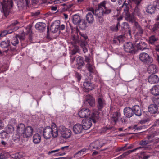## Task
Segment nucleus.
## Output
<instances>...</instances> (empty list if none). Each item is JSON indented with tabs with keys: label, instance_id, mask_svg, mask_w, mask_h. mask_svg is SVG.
<instances>
[{
	"label": "nucleus",
	"instance_id": "nucleus-26",
	"mask_svg": "<svg viewBox=\"0 0 159 159\" xmlns=\"http://www.w3.org/2000/svg\"><path fill=\"white\" fill-rule=\"evenodd\" d=\"M151 93L154 95H159V85H157L153 86L151 89Z\"/></svg>",
	"mask_w": 159,
	"mask_h": 159
},
{
	"label": "nucleus",
	"instance_id": "nucleus-27",
	"mask_svg": "<svg viewBox=\"0 0 159 159\" xmlns=\"http://www.w3.org/2000/svg\"><path fill=\"white\" fill-rule=\"evenodd\" d=\"M155 7L153 5H150L148 6L146 8V11L148 13L152 14L154 13L155 11Z\"/></svg>",
	"mask_w": 159,
	"mask_h": 159
},
{
	"label": "nucleus",
	"instance_id": "nucleus-45",
	"mask_svg": "<svg viewBox=\"0 0 159 159\" xmlns=\"http://www.w3.org/2000/svg\"><path fill=\"white\" fill-rule=\"evenodd\" d=\"M153 5L155 7V9H159V0L155 1L153 2Z\"/></svg>",
	"mask_w": 159,
	"mask_h": 159
},
{
	"label": "nucleus",
	"instance_id": "nucleus-50",
	"mask_svg": "<svg viewBox=\"0 0 159 159\" xmlns=\"http://www.w3.org/2000/svg\"><path fill=\"white\" fill-rule=\"evenodd\" d=\"M75 75L76 78L78 79V81L79 82L81 78V75L78 73L76 72L75 74Z\"/></svg>",
	"mask_w": 159,
	"mask_h": 159
},
{
	"label": "nucleus",
	"instance_id": "nucleus-62",
	"mask_svg": "<svg viewBox=\"0 0 159 159\" xmlns=\"http://www.w3.org/2000/svg\"><path fill=\"white\" fill-rule=\"evenodd\" d=\"M10 123L12 124H15L16 123V120L15 119H11L10 121Z\"/></svg>",
	"mask_w": 159,
	"mask_h": 159
},
{
	"label": "nucleus",
	"instance_id": "nucleus-55",
	"mask_svg": "<svg viewBox=\"0 0 159 159\" xmlns=\"http://www.w3.org/2000/svg\"><path fill=\"white\" fill-rule=\"evenodd\" d=\"M85 61L88 63H91L93 61L91 60L89 57H86L85 58Z\"/></svg>",
	"mask_w": 159,
	"mask_h": 159
},
{
	"label": "nucleus",
	"instance_id": "nucleus-11",
	"mask_svg": "<svg viewBox=\"0 0 159 159\" xmlns=\"http://www.w3.org/2000/svg\"><path fill=\"white\" fill-rule=\"evenodd\" d=\"M33 129L32 127L28 126L25 128L22 134L21 137L23 138H28L30 137L33 133Z\"/></svg>",
	"mask_w": 159,
	"mask_h": 159
},
{
	"label": "nucleus",
	"instance_id": "nucleus-29",
	"mask_svg": "<svg viewBox=\"0 0 159 159\" xmlns=\"http://www.w3.org/2000/svg\"><path fill=\"white\" fill-rule=\"evenodd\" d=\"M86 66L88 70L90 73H94L95 68L93 62H92L91 63H87Z\"/></svg>",
	"mask_w": 159,
	"mask_h": 159
},
{
	"label": "nucleus",
	"instance_id": "nucleus-1",
	"mask_svg": "<svg viewBox=\"0 0 159 159\" xmlns=\"http://www.w3.org/2000/svg\"><path fill=\"white\" fill-rule=\"evenodd\" d=\"M108 4V3L105 1L102 2L98 5V8L92 12L96 16L97 20L100 24L104 21L102 17L111 12V9L107 7Z\"/></svg>",
	"mask_w": 159,
	"mask_h": 159
},
{
	"label": "nucleus",
	"instance_id": "nucleus-52",
	"mask_svg": "<svg viewBox=\"0 0 159 159\" xmlns=\"http://www.w3.org/2000/svg\"><path fill=\"white\" fill-rule=\"evenodd\" d=\"M117 39L119 41V43L122 42L124 41L123 37L121 35L118 36Z\"/></svg>",
	"mask_w": 159,
	"mask_h": 159
},
{
	"label": "nucleus",
	"instance_id": "nucleus-32",
	"mask_svg": "<svg viewBox=\"0 0 159 159\" xmlns=\"http://www.w3.org/2000/svg\"><path fill=\"white\" fill-rule=\"evenodd\" d=\"M80 45L83 48L84 53H85L87 52L88 51L87 47L88 46L87 43L86 41L82 42Z\"/></svg>",
	"mask_w": 159,
	"mask_h": 159
},
{
	"label": "nucleus",
	"instance_id": "nucleus-46",
	"mask_svg": "<svg viewBox=\"0 0 159 159\" xmlns=\"http://www.w3.org/2000/svg\"><path fill=\"white\" fill-rule=\"evenodd\" d=\"M119 25V22H118L117 25L116 26H112L111 27V30L114 31H116L118 30V26Z\"/></svg>",
	"mask_w": 159,
	"mask_h": 159
},
{
	"label": "nucleus",
	"instance_id": "nucleus-40",
	"mask_svg": "<svg viewBox=\"0 0 159 159\" xmlns=\"http://www.w3.org/2000/svg\"><path fill=\"white\" fill-rule=\"evenodd\" d=\"M77 62L80 66H83L84 62L82 57L80 56L78 57L77 58Z\"/></svg>",
	"mask_w": 159,
	"mask_h": 159
},
{
	"label": "nucleus",
	"instance_id": "nucleus-38",
	"mask_svg": "<svg viewBox=\"0 0 159 159\" xmlns=\"http://www.w3.org/2000/svg\"><path fill=\"white\" fill-rule=\"evenodd\" d=\"M142 148V147H138L134 149H133L132 150H130L126 152H125V153H123L122 155H121V156H120V157L123 156V157H124L125 156L130 154L132 152H134L136 150L139 149L141 148Z\"/></svg>",
	"mask_w": 159,
	"mask_h": 159
},
{
	"label": "nucleus",
	"instance_id": "nucleus-20",
	"mask_svg": "<svg viewBox=\"0 0 159 159\" xmlns=\"http://www.w3.org/2000/svg\"><path fill=\"white\" fill-rule=\"evenodd\" d=\"M158 71L157 66L154 64L150 65L148 68V71L150 74H154Z\"/></svg>",
	"mask_w": 159,
	"mask_h": 159
},
{
	"label": "nucleus",
	"instance_id": "nucleus-7",
	"mask_svg": "<svg viewBox=\"0 0 159 159\" xmlns=\"http://www.w3.org/2000/svg\"><path fill=\"white\" fill-rule=\"evenodd\" d=\"M59 130L63 138L67 139L71 137L72 132L70 129L67 128L63 126H61L59 127Z\"/></svg>",
	"mask_w": 159,
	"mask_h": 159
},
{
	"label": "nucleus",
	"instance_id": "nucleus-18",
	"mask_svg": "<svg viewBox=\"0 0 159 159\" xmlns=\"http://www.w3.org/2000/svg\"><path fill=\"white\" fill-rule=\"evenodd\" d=\"M158 109L157 106L156 104H151L149 106L148 110L151 114H155L157 112L159 113V111H158Z\"/></svg>",
	"mask_w": 159,
	"mask_h": 159
},
{
	"label": "nucleus",
	"instance_id": "nucleus-23",
	"mask_svg": "<svg viewBox=\"0 0 159 159\" xmlns=\"http://www.w3.org/2000/svg\"><path fill=\"white\" fill-rule=\"evenodd\" d=\"M46 27V25L43 23L39 22L36 24L35 27L36 29L39 31H43L44 30Z\"/></svg>",
	"mask_w": 159,
	"mask_h": 159
},
{
	"label": "nucleus",
	"instance_id": "nucleus-5",
	"mask_svg": "<svg viewBox=\"0 0 159 159\" xmlns=\"http://www.w3.org/2000/svg\"><path fill=\"white\" fill-rule=\"evenodd\" d=\"M129 4L126 3L125 7L124 9L123 15L125 20L129 22L133 23L135 18L133 15H131L129 12Z\"/></svg>",
	"mask_w": 159,
	"mask_h": 159
},
{
	"label": "nucleus",
	"instance_id": "nucleus-60",
	"mask_svg": "<svg viewBox=\"0 0 159 159\" xmlns=\"http://www.w3.org/2000/svg\"><path fill=\"white\" fill-rule=\"evenodd\" d=\"M137 30L138 31V33L139 34V35L141 36L143 33L142 30L141 29V28H139V29H138Z\"/></svg>",
	"mask_w": 159,
	"mask_h": 159
},
{
	"label": "nucleus",
	"instance_id": "nucleus-35",
	"mask_svg": "<svg viewBox=\"0 0 159 159\" xmlns=\"http://www.w3.org/2000/svg\"><path fill=\"white\" fill-rule=\"evenodd\" d=\"M0 136L2 139L8 138L10 136V134L7 133L6 130L2 131L0 133Z\"/></svg>",
	"mask_w": 159,
	"mask_h": 159
},
{
	"label": "nucleus",
	"instance_id": "nucleus-44",
	"mask_svg": "<svg viewBox=\"0 0 159 159\" xmlns=\"http://www.w3.org/2000/svg\"><path fill=\"white\" fill-rule=\"evenodd\" d=\"M59 27V26L57 25L55 26L54 28L51 25V27H50V29L52 30V33H55L57 31Z\"/></svg>",
	"mask_w": 159,
	"mask_h": 159
},
{
	"label": "nucleus",
	"instance_id": "nucleus-59",
	"mask_svg": "<svg viewBox=\"0 0 159 159\" xmlns=\"http://www.w3.org/2000/svg\"><path fill=\"white\" fill-rule=\"evenodd\" d=\"M26 30H27V32H26V34H29L30 33L31 31V27L30 26H28L26 28Z\"/></svg>",
	"mask_w": 159,
	"mask_h": 159
},
{
	"label": "nucleus",
	"instance_id": "nucleus-3",
	"mask_svg": "<svg viewBox=\"0 0 159 159\" xmlns=\"http://www.w3.org/2000/svg\"><path fill=\"white\" fill-rule=\"evenodd\" d=\"M13 2L12 0H0L1 12L6 17L12 9Z\"/></svg>",
	"mask_w": 159,
	"mask_h": 159
},
{
	"label": "nucleus",
	"instance_id": "nucleus-33",
	"mask_svg": "<svg viewBox=\"0 0 159 159\" xmlns=\"http://www.w3.org/2000/svg\"><path fill=\"white\" fill-rule=\"evenodd\" d=\"M120 118V114L117 112L113 113L112 117V120L116 123Z\"/></svg>",
	"mask_w": 159,
	"mask_h": 159
},
{
	"label": "nucleus",
	"instance_id": "nucleus-61",
	"mask_svg": "<svg viewBox=\"0 0 159 159\" xmlns=\"http://www.w3.org/2000/svg\"><path fill=\"white\" fill-rule=\"evenodd\" d=\"M59 30H63L65 28V26L64 25L62 24L60 26H59Z\"/></svg>",
	"mask_w": 159,
	"mask_h": 159
},
{
	"label": "nucleus",
	"instance_id": "nucleus-14",
	"mask_svg": "<svg viewBox=\"0 0 159 159\" xmlns=\"http://www.w3.org/2000/svg\"><path fill=\"white\" fill-rule=\"evenodd\" d=\"M84 129L83 126L79 123L74 125L73 127V131L75 134H78L81 133Z\"/></svg>",
	"mask_w": 159,
	"mask_h": 159
},
{
	"label": "nucleus",
	"instance_id": "nucleus-63",
	"mask_svg": "<svg viewBox=\"0 0 159 159\" xmlns=\"http://www.w3.org/2000/svg\"><path fill=\"white\" fill-rule=\"evenodd\" d=\"M142 0H133L135 3L137 5L139 4Z\"/></svg>",
	"mask_w": 159,
	"mask_h": 159
},
{
	"label": "nucleus",
	"instance_id": "nucleus-10",
	"mask_svg": "<svg viewBox=\"0 0 159 159\" xmlns=\"http://www.w3.org/2000/svg\"><path fill=\"white\" fill-rule=\"evenodd\" d=\"M103 145V143L102 141L97 140L91 143L89 149L91 151L100 149Z\"/></svg>",
	"mask_w": 159,
	"mask_h": 159
},
{
	"label": "nucleus",
	"instance_id": "nucleus-47",
	"mask_svg": "<svg viewBox=\"0 0 159 159\" xmlns=\"http://www.w3.org/2000/svg\"><path fill=\"white\" fill-rule=\"evenodd\" d=\"M7 154L6 153H2L0 154V159H7Z\"/></svg>",
	"mask_w": 159,
	"mask_h": 159
},
{
	"label": "nucleus",
	"instance_id": "nucleus-28",
	"mask_svg": "<svg viewBox=\"0 0 159 159\" xmlns=\"http://www.w3.org/2000/svg\"><path fill=\"white\" fill-rule=\"evenodd\" d=\"M86 20L90 24H92L93 23L94 19L93 16L91 12H89L87 14Z\"/></svg>",
	"mask_w": 159,
	"mask_h": 159
},
{
	"label": "nucleus",
	"instance_id": "nucleus-36",
	"mask_svg": "<svg viewBox=\"0 0 159 159\" xmlns=\"http://www.w3.org/2000/svg\"><path fill=\"white\" fill-rule=\"evenodd\" d=\"M10 42L7 40L2 41L1 43V46L2 48H7L9 45Z\"/></svg>",
	"mask_w": 159,
	"mask_h": 159
},
{
	"label": "nucleus",
	"instance_id": "nucleus-22",
	"mask_svg": "<svg viewBox=\"0 0 159 159\" xmlns=\"http://www.w3.org/2000/svg\"><path fill=\"white\" fill-rule=\"evenodd\" d=\"M132 109L133 113H134L136 115L138 116H140L141 115V111L139 106L137 105L134 106Z\"/></svg>",
	"mask_w": 159,
	"mask_h": 159
},
{
	"label": "nucleus",
	"instance_id": "nucleus-41",
	"mask_svg": "<svg viewBox=\"0 0 159 159\" xmlns=\"http://www.w3.org/2000/svg\"><path fill=\"white\" fill-rule=\"evenodd\" d=\"M118 2L119 4L120 5L122 4V7H124V9L125 7V4L126 3H125L126 1L125 0H118ZM130 2V0H128V3H127L129 4V3Z\"/></svg>",
	"mask_w": 159,
	"mask_h": 159
},
{
	"label": "nucleus",
	"instance_id": "nucleus-43",
	"mask_svg": "<svg viewBox=\"0 0 159 159\" xmlns=\"http://www.w3.org/2000/svg\"><path fill=\"white\" fill-rule=\"evenodd\" d=\"M72 45L75 47V48L72 51V55H74L78 52L79 49L78 46H75V43H72Z\"/></svg>",
	"mask_w": 159,
	"mask_h": 159
},
{
	"label": "nucleus",
	"instance_id": "nucleus-54",
	"mask_svg": "<svg viewBox=\"0 0 159 159\" xmlns=\"http://www.w3.org/2000/svg\"><path fill=\"white\" fill-rule=\"evenodd\" d=\"M133 23H134V26L136 28V29L137 30L140 28L138 22L135 21V20H134V22Z\"/></svg>",
	"mask_w": 159,
	"mask_h": 159
},
{
	"label": "nucleus",
	"instance_id": "nucleus-6",
	"mask_svg": "<svg viewBox=\"0 0 159 159\" xmlns=\"http://www.w3.org/2000/svg\"><path fill=\"white\" fill-rule=\"evenodd\" d=\"M18 23L17 21H15L13 23H11L8 27V30L2 32L0 34V36L4 37L7 34L12 33L13 31L17 30L18 27L15 26Z\"/></svg>",
	"mask_w": 159,
	"mask_h": 159
},
{
	"label": "nucleus",
	"instance_id": "nucleus-30",
	"mask_svg": "<svg viewBox=\"0 0 159 159\" xmlns=\"http://www.w3.org/2000/svg\"><path fill=\"white\" fill-rule=\"evenodd\" d=\"M81 20L80 17L79 15L75 14L73 16L72 21L74 24H79Z\"/></svg>",
	"mask_w": 159,
	"mask_h": 159
},
{
	"label": "nucleus",
	"instance_id": "nucleus-13",
	"mask_svg": "<svg viewBox=\"0 0 159 159\" xmlns=\"http://www.w3.org/2000/svg\"><path fill=\"white\" fill-rule=\"evenodd\" d=\"M97 102V107L99 111L101 110L106 105V103L105 100L102 97L98 98Z\"/></svg>",
	"mask_w": 159,
	"mask_h": 159
},
{
	"label": "nucleus",
	"instance_id": "nucleus-64",
	"mask_svg": "<svg viewBox=\"0 0 159 159\" xmlns=\"http://www.w3.org/2000/svg\"><path fill=\"white\" fill-rule=\"evenodd\" d=\"M155 102L157 104V106L159 107V98H156L155 100Z\"/></svg>",
	"mask_w": 159,
	"mask_h": 159
},
{
	"label": "nucleus",
	"instance_id": "nucleus-12",
	"mask_svg": "<svg viewBox=\"0 0 159 159\" xmlns=\"http://www.w3.org/2000/svg\"><path fill=\"white\" fill-rule=\"evenodd\" d=\"M124 48L125 52L129 53H132L134 49L133 44L130 42L125 43L124 45Z\"/></svg>",
	"mask_w": 159,
	"mask_h": 159
},
{
	"label": "nucleus",
	"instance_id": "nucleus-25",
	"mask_svg": "<svg viewBox=\"0 0 159 159\" xmlns=\"http://www.w3.org/2000/svg\"><path fill=\"white\" fill-rule=\"evenodd\" d=\"M25 129V126L22 123H20L18 124L17 127L16 131L17 133L20 134L21 137L22 134L23 132Z\"/></svg>",
	"mask_w": 159,
	"mask_h": 159
},
{
	"label": "nucleus",
	"instance_id": "nucleus-19",
	"mask_svg": "<svg viewBox=\"0 0 159 159\" xmlns=\"http://www.w3.org/2000/svg\"><path fill=\"white\" fill-rule=\"evenodd\" d=\"M124 115L127 117L130 118L133 115L132 109L129 107H126L124 110Z\"/></svg>",
	"mask_w": 159,
	"mask_h": 159
},
{
	"label": "nucleus",
	"instance_id": "nucleus-15",
	"mask_svg": "<svg viewBox=\"0 0 159 159\" xmlns=\"http://www.w3.org/2000/svg\"><path fill=\"white\" fill-rule=\"evenodd\" d=\"M84 88L88 91L92 90L94 89L95 85L94 84L89 81L84 82L83 83Z\"/></svg>",
	"mask_w": 159,
	"mask_h": 159
},
{
	"label": "nucleus",
	"instance_id": "nucleus-49",
	"mask_svg": "<svg viewBox=\"0 0 159 159\" xmlns=\"http://www.w3.org/2000/svg\"><path fill=\"white\" fill-rule=\"evenodd\" d=\"M159 28V23L158 22L156 23L153 26L152 28V30L153 31H155Z\"/></svg>",
	"mask_w": 159,
	"mask_h": 159
},
{
	"label": "nucleus",
	"instance_id": "nucleus-51",
	"mask_svg": "<svg viewBox=\"0 0 159 159\" xmlns=\"http://www.w3.org/2000/svg\"><path fill=\"white\" fill-rule=\"evenodd\" d=\"M150 142L148 140H144L141 142L140 144L141 145H144L149 143Z\"/></svg>",
	"mask_w": 159,
	"mask_h": 159
},
{
	"label": "nucleus",
	"instance_id": "nucleus-53",
	"mask_svg": "<svg viewBox=\"0 0 159 159\" xmlns=\"http://www.w3.org/2000/svg\"><path fill=\"white\" fill-rule=\"evenodd\" d=\"M22 2L24 6H27L30 2V0H22Z\"/></svg>",
	"mask_w": 159,
	"mask_h": 159
},
{
	"label": "nucleus",
	"instance_id": "nucleus-37",
	"mask_svg": "<svg viewBox=\"0 0 159 159\" xmlns=\"http://www.w3.org/2000/svg\"><path fill=\"white\" fill-rule=\"evenodd\" d=\"M80 24V27L83 30L85 29L87 27V23L84 20H81Z\"/></svg>",
	"mask_w": 159,
	"mask_h": 159
},
{
	"label": "nucleus",
	"instance_id": "nucleus-9",
	"mask_svg": "<svg viewBox=\"0 0 159 159\" xmlns=\"http://www.w3.org/2000/svg\"><path fill=\"white\" fill-rule=\"evenodd\" d=\"M91 111L89 109L87 108H83L79 111L78 113V116L81 118L90 117Z\"/></svg>",
	"mask_w": 159,
	"mask_h": 159
},
{
	"label": "nucleus",
	"instance_id": "nucleus-21",
	"mask_svg": "<svg viewBox=\"0 0 159 159\" xmlns=\"http://www.w3.org/2000/svg\"><path fill=\"white\" fill-rule=\"evenodd\" d=\"M137 48L139 50L142 51L148 49L147 45L146 43L144 42H140L136 45Z\"/></svg>",
	"mask_w": 159,
	"mask_h": 159
},
{
	"label": "nucleus",
	"instance_id": "nucleus-16",
	"mask_svg": "<svg viewBox=\"0 0 159 159\" xmlns=\"http://www.w3.org/2000/svg\"><path fill=\"white\" fill-rule=\"evenodd\" d=\"M85 99L86 102H87L90 106L93 107L95 106V100L91 95L89 94L87 95L86 96Z\"/></svg>",
	"mask_w": 159,
	"mask_h": 159
},
{
	"label": "nucleus",
	"instance_id": "nucleus-31",
	"mask_svg": "<svg viewBox=\"0 0 159 159\" xmlns=\"http://www.w3.org/2000/svg\"><path fill=\"white\" fill-rule=\"evenodd\" d=\"M18 38L20 39H22L20 36L19 35H16V36L13 37L11 40V42L12 45L14 46H16L19 43V40Z\"/></svg>",
	"mask_w": 159,
	"mask_h": 159
},
{
	"label": "nucleus",
	"instance_id": "nucleus-42",
	"mask_svg": "<svg viewBox=\"0 0 159 159\" xmlns=\"http://www.w3.org/2000/svg\"><path fill=\"white\" fill-rule=\"evenodd\" d=\"M20 135L19 134H17L15 135H13L12 136V140L15 142H18L20 139Z\"/></svg>",
	"mask_w": 159,
	"mask_h": 159
},
{
	"label": "nucleus",
	"instance_id": "nucleus-58",
	"mask_svg": "<svg viewBox=\"0 0 159 159\" xmlns=\"http://www.w3.org/2000/svg\"><path fill=\"white\" fill-rule=\"evenodd\" d=\"M4 127V124L3 122L0 120V130L2 129Z\"/></svg>",
	"mask_w": 159,
	"mask_h": 159
},
{
	"label": "nucleus",
	"instance_id": "nucleus-2",
	"mask_svg": "<svg viewBox=\"0 0 159 159\" xmlns=\"http://www.w3.org/2000/svg\"><path fill=\"white\" fill-rule=\"evenodd\" d=\"M43 135L46 139H49L52 136L54 138L57 137L58 136V130L56 124L52 123L51 127L47 126L44 128Z\"/></svg>",
	"mask_w": 159,
	"mask_h": 159
},
{
	"label": "nucleus",
	"instance_id": "nucleus-24",
	"mask_svg": "<svg viewBox=\"0 0 159 159\" xmlns=\"http://www.w3.org/2000/svg\"><path fill=\"white\" fill-rule=\"evenodd\" d=\"M41 141V136L38 133L34 134L33 137V141L35 144H39Z\"/></svg>",
	"mask_w": 159,
	"mask_h": 159
},
{
	"label": "nucleus",
	"instance_id": "nucleus-4",
	"mask_svg": "<svg viewBox=\"0 0 159 159\" xmlns=\"http://www.w3.org/2000/svg\"><path fill=\"white\" fill-rule=\"evenodd\" d=\"M99 113L98 112L93 113L90 117V119H84L82 120V126L84 129L87 130L91 127L92 121L95 123L99 118Z\"/></svg>",
	"mask_w": 159,
	"mask_h": 159
},
{
	"label": "nucleus",
	"instance_id": "nucleus-57",
	"mask_svg": "<svg viewBox=\"0 0 159 159\" xmlns=\"http://www.w3.org/2000/svg\"><path fill=\"white\" fill-rule=\"evenodd\" d=\"M86 151V149H83L79 151L77 154L79 155H83L84 153V152H85Z\"/></svg>",
	"mask_w": 159,
	"mask_h": 159
},
{
	"label": "nucleus",
	"instance_id": "nucleus-48",
	"mask_svg": "<svg viewBox=\"0 0 159 159\" xmlns=\"http://www.w3.org/2000/svg\"><path fill=\"white\" fill-rule=\"evenodd\" d=\"M122 27L124 29H128L129 28V25L128 23L126 22H124L121 25Z\"/></svg>",
	"mask_w": 159,
	"mask_h": 159
},
{
	"label": "nucleus",
	"instance_id": "nucleus-8",
	"mask_svg": "<svg viewBox=\"0 0 159 159\" xmlns=\"http://www.w3.org/2000/svg\"><path fill=\"white\" fill-rule=\"evenodd\" d=\"M139 58L142 62L147 63L152 62V58L147 53L145 52L141 53L139 55Z\"/></svg>",
	"mask_w": 159,
	"mask_h": 159
},
{
	"label": "nucleus",
	"instance_id": "nucleus-17",
	"mask_svg": "<svg viewBox=\"0 0 159 159\" xmlns=\"http://www.w3.org/2000/svg\"><path fill=\"white\" fill-rule=\"evenodd\" d=\"M148 81L151 84L157 83L159 82V78L158 76L153 74L149 76Z\"/></svg>",
	"mask_w": 159,
	"mask_h": 159
},
{
	"label": "nucleus",
	"instance_id": "nucleus-39",
	"mask_svg": "<svg viewBox=\"0 0 159 159\" xmlns=\"http://www.w3.org/2000/svg\"><path fill=\"white\" fill-rule=\"evenodd\" d=\"M158 40V38H156L154 35H152L150 36L149 38V43L152 44H153L155 42Z\"/></svg>",
	"mask_w": 159,
	"mask_h": 159
},
{
	"label": "nucleus",
	"instance_id": "nucleus-56",
	"mask_svg": "<svg viewBox=\"0 0 159 159\" xmlns=\"http://www.w3.org/2000/svg\"><path fill=\"white\" fill-rule=\"evenodd\" d=\"M79 34L82 37H83L84 39L85 40H86L87 38V36L86 35L84 34H83L80 32L79 33Z\"/></svg>",
	"mask_w": 159,
	"mask_h": 159
},
{
	"label": "nucleus",
	"instance_id": "nucleus-34",
	"mask_svg": "<svg viewBox=\"0 0 159 159\" xmlns=\"http://www.w3.org/2000/svg\"><path fill=\"white\" fill-rule=\"evenodd\" d=\"M10 135L14 131V129L13 126L11 125H9L7 127L6 130Z\"/></svg>",
	"mask_w": 159,
	"mask_h": 159
}]
</instances>
